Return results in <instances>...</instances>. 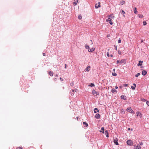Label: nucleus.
I'll use <instances>...</instances> for the list:
<instances>
[{
    "label": "nucleus",
    "mask_w": 149,
    "mask_h": 149,
    "mask_svg": "<svg viewBox=\"0 0 149 149\" xmlns=\"http://www.w3.org/2000/svg\"><path fill=\"white\" fill-rule=\"evenodd\" d=\"M127 144L129 146H132L133 145V142L131 140H128L127 141Z\"/></svg>",
    "instance_id": "nucleus-1"
},
{
    "label": "nucleus",
    "mask_w": 149,
    "mask_h": 149,
    "mask_svg": "<svg viewBox=\"0 0 149 149\" xmlns=\"http://www.w3.org/2000/svg\"><path fill=\"white\" fill-rule=\"evenodd\" d=\"M92 93L94 95H97L99 94V93L98 92H96L95 91L94 89L92 91Z\"/></svg>",
    "instance_id": "nucleus-2"
},
{
    "label": "nucleus",
    "mask_w": 149,
    "mask_h": 149,
    "mask_svg": "<svg viewBox=\"0 0 149 149\" xmlns=\"http://www.w3.org/2000/svg\"><path fill=\"white\" fill-rule=\"evenodd\" d=\"M113 142L116 145H118V140L117 138H116L113 140Z\"/></svg>",
    "instance_id": "nucleus-3"
},
{
    "label": "nucleus",
    "mask_w": 149,
    "mask_h": 149,
    "mask_svg": "<svg viewBox=\"0 0 149 149\" xmlns=\"http://www.w3.org/2000/svg\"><path fill=\"white\" fill-rule=\"evenodd\" d=\"M111 20H112L111 19V18H108V19H107V22H109V23L111 25H112L113 24V23L112 22Z\"/></svg>",
    "instance_id": "nucleus-4"
},
{
    "label": "nucleus",
    "mask_w": 149,
    "mask_h": 149,
    "mask_svg": "<svg viewBox=\"0 0 149 149\" xmlns=\"http://www.w3.org/2000/svg\"><path fill=\"white\" fill-rule=\"evenodd\" d=\"M120 63H121V64H125L126 63V60L125 59H122L120 62Z\"/></svg>",
    "instance_id": "nucleus-5"
},
{
    "label": "nucleus",
    "mask_w": 149,
    "mask_h": 149,
    "mask_svg": "<svg viewBox=\"0 0 149 149\" xmlns=\"http://www.w3.org/2000/svg\"><path fill=\"white\" fill-rule=\"evenodd\" d=\"M134 149H140L141 148V146L139 144L135 146H134Z\"/></svg>",
    "instance_id": "nucleus-6"
},
{
    "label": "nucleus",
    "mask_w": 149,
    "mask_h": 149,
    "mask_svg": "<svg viewBox=\"0 0 149 149\" xmlns=\"http://www.w3.org/2000/svg\"><path fill=\"white\" fill-rule=\"evenodd\" d=\"M100 2H98V5H97V3L95 4V8H98V7H100Z\"/></svg>",
    "instance_id": "nucleus-7"
},
{
    "label": "nucleus",
    "mask_w": 149,
    "mask_h": 149,
    "mask_svg": "<svg viewBox=\"0 0 149 149\" xmlns=\"http://www.w3.org/2000/svg\"><path fill=\"white\" fill-rule=\"evenodd\" d=\"M70 95L72 96H73L74 94V89L70 91Z\"/></svg>",
    "instance_id": "nucleus-8"
},
{
    "label": "nucleus",
    "mask_w": 149,
    "mask_h": 149,
    "mask_svg": "<svg viewBox=\"0 0 149 149\" xmlns=\"http://www.w3.org/2000/svg\"><path fill=\"white\" fill-rule=\"evenodd\" d=\"M147 73V71L145 70H143L142 71V74L143 75H145Z\"/></svg>",
    "instance_id": "nucleus-9"
},
{
    "label": "nucleus",
    "mask_w": 149,
    "mask_h": 149,
    "mask_svg": "<svg viewBox=\"0 0 149 149\" xmlns=\"http://www.w3.org/2000/svg\"><path fill=\"white\" fill-rule=\"evenodd\" d=\"M100 115L99 113H97L95 116V118L97 119H99L100 117Z\"/></svg>",
    "instance_id": "nucleus-10"
},
{
    "label": "nucleus",
    "mask_w": 149,
    "mask_h": 149,
    "mask_svg": "<svg viewBox=\"0 0 149 149\" xmlns=\"http://www.w3.org/2000/svg\"><path fill=\"white\" fill-rule=\"evenodd\" d=\"M125 97H126V96H124V95H122L120 96V98L121 99H123L124 100H126V99Z\"/></svg>",
    "instance_id": "nucleus-11"
},
{
    "label": "nucleus",
    "mask_w": 149,
    "mask_h": 149,
    "mask_svg": "<svg viewBox=\"0 0 149 149\" xmlns=\"http://www.w3.org/2000/svg\"><path fill=\"white\" fill-rule=\"evenodd\" d=\"M104 134L106 135V136L107 137H109V134L107 130H106L105 131Z\"/></svg>",
    "instance_id": "nucleus-12"
},
{
    "label": "nucleus",
    "mask_w": 149,
    "mask_h": 149,
    "mask_svg": "<svg viewBox=\"0 0 149 149\" xmlns=\"http://www.w3.org/2000/svg\"><path fill=\"white\" fill-rule=\"evenodd\" d=\"M95 50V49L94 48H92L91 49H89L88 50V51L90 52H92L93 51H94Z\"/></svg>",
    "instance_id": "nucleus-13"
},
{
    "label": "nucleus",
    "mask_w": 149,
    "mask_h": 149,
    "mask_svg": "<svg viewBox=\"0 0 149 149\" xmlns=\"http://www.w3.org/2000/svg\"><path fill=\"white\" fill-rule=\"evenodd\" d=\"M94 112L95 113H96L97 112H99V110L97 108H95L94 109Z\"/></svg>",
    "instance_id": "nucleus-14"
},
{
    "label": "nucleus",
    "mask_w": 149,
    "mask_h": 149,
    "mask_svg": "<svg viewBox=\"0 0 149 149\" xmlns=\"http://www.w3.org/2000/svg\"><path fill=\"white\" fill-rule=\"evenodd\" d=\"M104 127H102L101 128V130L100 131V132H102L103 133H104Z\"/></svg>",
    "instance_id": "nucleus-15"
},
{
    "label": "nucleus",
    "mask_w": 149,
    "mask_h": 149,
    "mask_svg": "<svg viewBox=\"0 0 149 149\" xmlns=\"http://www.w3.org/2000/svg\"><path fill=\"white\" fill-rule=\"evenodd\" d=\"M143 61H139V63L137 65L138 66H141L142 65V63H143Z\"/></svg>",
    "instance_id": "nucleus-16"
},
{
    "label": "nucleus",
    "mask_w": 149,
    "mask_h": 149,
    "mask_svg": "<svg viewBox=\"0 0 149 149\" xmlns=\"http://www.w3.org/2000/svg\"><path fill=\"white\" fill-rule=\"evenodd\" d=\"M91 68V67L89 66H88L85 69V70L87 71H89V69Z\"/></svg>",
    "instance_id": "nucleus-17"
},
{
    "label": "nucleus",
    "mask_w": 149,
    "mask_h": 149,
    "mask_svg": "<svg viewBox=\"0 0 149 149\" xmlns=\"http://www.w3.org/2000/svg\"><path fill=\"white\" fill-rule=\"evenodd\" d=\"M49 74L51 76H52L53 75V72L51 71H49Z\"/></svg>",
    "instance_id": "nucleus-18"
},
{
    "label": "nucleus",
    "mask_w": 149,
    "mask_h": 149,
    "mask_svg": "<svg viewBox=\"0 0 149 149\" xmlns=\"http://www.w3.org/2000/svg\"><path fill=\"white\" fill-rule=\"evenodd\" d=\"M136 114H137V116H141L140 117H141L142 115H141V113H140L139 112H136Z\"/></svg>",
    "instance_id": "nucleus-19"
},
{
    "label": "nucleus",
    "mask_w": 149,
    "mask_h": 149,
    "mask_svg": "<svg viewBox=\"0 0 149 149\" xmlns=\"http://www.w3.org/2000/svg\"><path fill=\"white\" fill-rule=\"evenodd\" d=\"M136 9L137 8L136 7H134V13L135 14H137V11L136 10Z\"/></svg>",
    "instance_id": "nucleus-20"
},
{
    "label": "nucleus",
    "mask_w": 149,
    "mask_h": 149,
    "mask_svg": "<svg viewBox=\"0 0 149 149\" xmlns=\"http://www.w3.org/2000/svg\"><path fill=\"white\" fill-rule=\"evenodd\" d=\"M132 110V108L131 107L127 108V110L129 111V112Z\"/></svg>",
    "instance_id": "nucleus-21"
},
{
    "label": "nucleus",
    "mask_w": 149,
    "mask_h": 149,
    "mask_svg": "<svg viewBox=\"0 0 149 149\" xmlns=\"http://www.w3.org/2000/svg\"><path fill=\"white\" fill-rule=\"evenodd\" d=\"M125 3V1H121L120 2V3L121 5H123Z\"/></svg>",
    "instance_id": "nucleus-22"
},
{
    "label": "nucleus",
    "mask_w": 149,
    "mask_h": 149,
    "mask_svg": "<svg viewBox=\"0 0 149 149\" xmlns=\"http://www.w3.org/2000/svg\"><path fill=\"white\" fill-rule=\"evenodd\" d=\"M116 90L114 88L112 89L111 91V92L112 93H114V92H116Z\"/></svg>",
    "instance_id": "nucleus-23"
},
{
    "label": "nucleus",
    "mask_w": 149,
    "mask_h": 149,
    "mask_svg": "<svg viewBox=\"0 0 149 149\" xmlns=\"http://www.w3.org/2000/svg\"><path fill=\"white\" fill-rule=\"evenodd\" d=\"M83 124L84 125H85V127H87L88 125V123H86V122H83Z\"/></svg>",
    "instance_id": "nucleus-24"
},
{
    "label": "nucleus",
    "mask_w": 149,
    "mask_h": 149,
    "mask_svg": "<svg viewBox=\"0 0 149 149\" xmlns=\"http://www.w3.org/2000/svg\"><path fill=\"white\" fill-rule=\"evenodd\" d=\"M89 86L90 87H93V86H94L95 85L93 83H91L89 85Z\"/></svg>",
    "instance_id": "nucleus-25"
},
{
    "label": "nucleus",
    "mask_w": 149,
    "mask_h": 149,
    "mask_svg": "<svg viewBox=\"0 0 149 149\" xmlns=\"http://www.w3.org/2000/svg\"><path fill=\"white\" fill-rule=\"evenodd\" d=\"M112 75H113V76H116L117 75V74H116V73H115V72H114V73L113 72L112 73Z\"/></svg>",
    "instance_id": "nucleus-26"
},
{
    "label": "nucleus",
    "mask_w": 149,
    "mask_h": 149,
    "mask_svg": "<svg viewBox=\"0 0 149 149\" xmlns=\"http://www.w3.org/2000/svg\"><path fill=\"white\" fill-rule=\"evenodd\" d=\"M78 18L79 19H80L82 18V16L80 15H79L78 16Z\"/></svg>",
    "instance_id": "nucleus-27"
},
{
    "label": "nucleus",
    "mask_w": 149,
    "mask_h": 149,
    "mask_svg": "<svg viewBox=\"0 0 149 149\" xmlns=\"http://www.w3.org/2000/svg\"><path fill=\"white\" fill-rule=\"evenodd\" d=\"M89 46L87 45H85V48L86 49H89Z\"/></svg>",
    "instance_id": "nucleus-28"
},
{
    "label": "nucleus",
    "mask_w": 149,
    "mask_h": 149,
    "mask_svg": "<svg viewBox=\"0 0 149 149\" xmlns=\"http://www.w3.org/2000/svg\"><path fill=\"white\" fill-rule=\"evenodd\" d=\"M140 75V73H138L137 74H136L135 75V77H137L138 76H139Z\"/></svg>",
    "instance_id": "nucleus-29"
},
{
    "label": "nucleus",
    "mask_w": 149,
    "mask_h": 149,
    "mask_svg": "<svg viewBox=\"0 0 149 149\" xmlns=\"http://www.w3.org/2000/svg\"><path fill=\"white\" fill-rule=\"evenodd\" d=\"M143 24L144 25H146L147 24V23L145 21L143 22Z\"/></svg>",
    "instance_id": "nucleus-30"
},
{
    "label": "nucleus",
    "mask_w": 149,
    "mask_h": 149,
    "mask_svg": "<svg viewBox=\"0 0 149 149\" xmlns=\"http://www.w3.org/2000/svg\"><path fill=\"white\" fill-rule=\"evenodd\" d=\"M135 86H132L131 87V88L132 89V90H134L135 88Z\"/></svg>",
    "instance_id": "nucleus-31"
},
{
    "label": "nucleus",
    "mask_w": 149,
    "mask_h": 149,
    "mask_svg": "<svg viewBox=\"0 0 149 149\" xmlns=\"http://www.w3.org/2000/svg\"><path fill=\"white\" fill-rule=\"evenodd\" d=\"M74 92H76V93H77L78 92V90L77 89H74Z\"/></svg>",
    "instance_id": "nucleus-32"
},
{
    "label": "nucleus",
    "mask_w": 149,
    "mask_h": 149,
    "mask_svg": "<svg viewBox=\"0 0 149 149\" xmlns=\"http://www.w3.org/2000/svg\"><path fill=\"white\" fill-rule=\"evenodd\" d=\"M121 42V40L120 38L118 40V43H120Z\"/></svg>",
    "instance_id": "nucleus-33"
},
{
    "label": "nucleus",
    "mask_w": 149,
    "mask_h": 149,
    "mask_svg": "<svg viewBox=\"0 0 149 149\" xmlns=\"http://www.w3.org/2000/svg\"><path fill=\"white\" fill-rule=\"evenodd\" d=\"M139 18H142L143 17V15H139Z\"/></svg>",
    "instance_id": "nucleus-34"
},
{
    "label": "nucleus",
    "mask_w": 149,
    "mask_h": 149,
    "mask_svg": "<svg viewBox=\"0 0 149 149\" xmlns=\"http://www.w3.org/2000/svg\"><path fill=\"white\" fill-rule=\"evenodd\" d=\"M134 111L132 109L130 111V113H134Z\"/></svg>",
    "instance_id": "nucleus-35"
},
{
    "label": "nucleus",
    "mask_w": 149,
    "mask_h": 149,
    "mask_svg": "<svg viewBox=\"0 0 149 149\" xmlns=\"http://www.w3.org/2000/svg\"><path fill=\"white\" fill-rule=\"evenodd\" d=\"M146 104L149 107V101H147Z\"/></svg>",
    "instance_id": "nucleus-36"
},
{
    "label": "nucleus",
    "mask_w": 149,
    "mask_h": 149,
    "mask_svg": "<svg viewBox=\"0 0 149 149\" xmlns=\"http://www.w3.org/2000/svg\"><path fill=\"white\" fill-rule=\"evenodd\" d=\"M107 56L108 57H109V56H110V55H109V52H107Z\"/></svg>",
    "instance_id": "nucleus-37"
},
{
    "label": "nucleus",
    "mask_w": 149,
    "mask_h": 149,
    "mask_svg": "<svg viewBox=\"0 0 149 149\" xmlns=\"http://www.w3.org/2000/svg\"><path fill=\"white\" fill-rule=\"evenodd\" d=\"M121 13L122 14H124L125 13V12L124 10H122L121 12Z\"/></svg>",
    "instance_id": "nucleus-38"
},
{
    "label": "nucleus",
    "mask_w": 149,
    "mask_h": 149,
    "mask_svg": "<svg viewBox=\"0 0 149 149\" xmlns=\"http://www.w3.org/2000/svg\"><path fill=\"white\" fill-rule=\"evenodd\" d=\"M118 54H121V52L120 51H118Z\"/></svg>",
    "instance_id": "nucleus-39"
},
{
    "label": "nucleus",
    "mask_w": 149,
    "mask_h": 149,
    "mask_svg": "<svg viewBox=\"0 0 149 149\" xmlns=\"http://www.w3.org/2000/svg\"><path fill=\"white\" fill-rule=\"evenodd\" d=\"M123 86L125 87H126L127 86H128V84H123Z\"/></svg>",
    "instance_id": "nucleus-40"
},
{
    "label": "nucleus",
    "mask_w": 149,
    "mask_h": 149,
    "mask_svg": "<svg viewBox=\"0 0 149 149\" xmlns=\"http://www.w3.org/2000/svg\"><path fill=\"white\" fill-rule=\"evenodd\" d=\"M143 143L142 142H141L139 143V144L140 145H143Z\"/></svg>",
    "instance_id": "nucleus-41"
},
{
    "label": "nucleus",
    "mask_w": 149,
    "mask_h": 149,
    "mask_svg": "<svg viewBox=\"0 0 149 149\" xmlns=\"http://www.w3.org/2000/svg\"><path fill=\"white\" fill-rule=\"evenodd\" d=\"M16 149H22V148H21L20 147H19L17 148Z\"/></svg>",
    "instance_id": "nucleus-42"
},
{
    "label": "nucleus",
    "mask_w": 149,
    "mask_h": 149,
    "mask_svg": "<svg viewBox=\"0 0 149 149\" xmlns=\"http://www.w3.org/2000/svg\"><path fill=\"white\" fill-rule=\"evenodd\" d=\"M120 63V61L119 60H117V64H118V63Z\"/></svg>",
    "instance_id": "nucleus-43"
},
{
    "label": "nucleus",
    "mask_w": 149,
    "mask_h": 149,
    "mask_svg": "<svg viewBox=\"0 0 149 149\" xmlns=\"http://www.w3.org/2000/svg\"><path fill=\"white\" fill-rule=\"evenodd\" d=\"M77 3L75 2H74L73 4L74 5H77Z\"/></svg>",
    "instance_id": "nucleus-44"
},
{
    "label": "nucleus",
    "mask_w": 149,
    "mask_h": 149,
    "mask_svg": "<svg viewBox=\"0 0 149 149\" xmlns=\"http://www.w3.org/2000/svg\"><path fill=\"white\" fill-rule=\"evenodd\" d=\"M114 47H115V49L116 50H117V46H116L115 45Z\"/></svg>",
    "instance_id": "nucleus-45"
},
{
    "label": "nucleus",
    "mask_w": 149,
    "mask_h": 149,
    "mask_svg": "<svg viewBox=\"0 0 149 149\" xmlns=\"http://www.w3.org/2000/svg\"><path fill=\"white\" fill-rule=\"evenodd\" d=\"M133 85H134V86H135V87H136V84H134V83L133 84Z\"/></svg>",
    "instance_id": "nucleus-46"
},
{
    "label": "nucleus",
    "mask_w": 149,
    "mask_h": 149,
    "mask_svg": "<svg viewBox=\"0 0 149 149\" xmlns=\"http://www.w3.org/2000/svg\"><path fill=\"white\" fill-rule=\"evenodd\" d=\"M60 79L61 81H63V79H62L61 77H60Z\"/></svg>",
    "instance_id": "nucleus-47"
},
{
    "label": "nucleus",
    "mask_w": 149,
    "mask_h": 149,
    "mask_svg": "<svg viewBox=\"0 0 149 149\" xmlns=\"http://www.w3.org/2000/svg\"><path fill=\"white\" fill-rule=\"evenodd\" d=\"M43 55L44 56H45V53H43Z\"/></svg>",
    "instance_id": "nucleus-48"
},
{
    "label": "nucleus",
    "mask_w": 149,
    "mask_h": 149,
    "mask_svg": "<svg viewBox=\"0 0 149 149\" xmlns=\"http://www.w3.org/2000/svg\"><path fill=\"white\" fill-rule=\"evenodd\" d=\"M118 88V86H115V88H116V89H117Z\"/></svg>",
    "instance_id": "nucleus-49"
},
{
    "label": "nucleus",
    "mask_w": 149,
    "mask_h": 149,
    "mask_svg": "<svg viewBox=\"0 0 149 149\" xmlns=\"http://www.w3.org/2000/svg\"><path fill=\"white\" fill-rule=\"evenodd\" d=\"M143 100H142V101H146V100H145V99H143Z\"/></svg>",
    "instance_id": "nucleus-50"
},
{
    "label": "nucleus",
    "mask_w": 149,
    "mask_h": 149,
    "mask_svg": "<svg viewBox=\"0 0 149 149\" xmlns=\"http://www.w3.org/2000/svg\"><path fill=\"white\" fill-rule=\"evenodd\" d=\"M54 81H56V78H54Z\"/></svg>",
    "instance_id": "nucleus-51"
},
{
    "label": "nucleus",
    "mask_w": 149,
    "mask_h": 149,
    "mask_svg": "<svg viewBox=\"0 0 149 149\" xmlns=\"http://www.w3.org/2000/svg\"><path fill=\"white\" fill-rule=\"evenodd\" d=\"M119 87L120 88H122V86H120Z\"/></svg>",
    "instance_id": "nucleus-52"
},
{
    "label": "nucleus",
    "mask_w": 149,
    "mask_h": 149,
    "mask_svg": "<svg viewBox=\"0 0 149 149\" xmlns=\"http://www.w3.org/2000/svg\"><path fill=\"white\" fill-rule=\"evenodd\" d=\"M65 68H66V64H65Z\"/></svg>",
    "instance_id": "nucleus-53"
},
{
    "label": "nucleus",
    "mask_w": 149,
    "mask_h": 149,
    "mask_svg": "<svg viewBox=\"0 0 149 149\" xmlns=\"http://www.w3.org/2000/svg\"><path fill=\"white\" fill-rule=\"evenodd\" d=\"M110 56H111V57H113V55L112 54H111V55H110Z\"/></svg>",
    "instance_id": "nucleus-54"
},
{
    "label": "nucleus",
    "mask_w": 149,
    "mask_h": 149,
    "mask_svg": "<svg viewBox=\"0 0 149 149\" xmlns=\"http://www.w3.org/2000/svg\"><path fill=\"white\" fill-rule=\"evenodd\" d=\"M115 68H114L113 69V71L114 72L115 71Z\"/></svg>",
    "instance_id": "nucleus-55"
},
{
    "label": "nucleus",
    "mask_w": 149,
    "mask_h": 149,
    "mask_svg": "<svg viewBox=\"0 0 149 149\" xmlns=\"http://www.w3.org/2000/svg\"><path fill=\"white\" fill-rule=\"evenodd\" d=\"M128 130H130V128H129L128 129Z\"/></svg>",
    "instance_id": "nucleus-56"
},
{
    "label": "nucleus",
    "mask_w": 149,
    "mask_h": 149,
    "mask_svg": "<svg viewBox=\"0 0 149 149\" xmlns=\"http://www.w3.org/2000/svg\"><path fill=\"white\" fill-rule=\"evenodd\" d=\"M56 77H58V75L57 74L56 76H55Z\"/></svg>",
    "instance_id": "nucleus-57"
},
{
    "label": "nucleus",
    "mask_w": 149,
    "mask_h": 149,
    "mask_svg": "<svg viewBox=\"0 0 149 149\" xmlns=\"http://www.w3.org/2000/svg\"><path fill=\"white\" fill-rule=\"evenodd\" d=\"M78 117H77V120H78Z\"/></svg>",
    "instance_id": "nucleus-58"
},
{
    "label": "nucleus",
    "mask_w": 149,
    "mask_h": 149,
    "mask_svg": "<svg viewBox=\"0 0 149 149\" xmlns=\"http://www.w3.org/2000/svg\"><path fill=\"white\" fill-rule=\"evenodd\" d=\"M91 42H92V44H93V43H92V40H91Z\"/></svg>",
    "instance_id": "nucleus-59"
},
{
    "label": "nucleus",
    "mask_w": 149,
    "mask_h": 149,
    "mask_svg": "<svg viewBox=\"0 0 149 149\" xmlns=\"http://www.w3.org/2000/svg\"><path fill=\"white\" fill-rule=\"evenodd\" d=\"M76 1H77L78 2V0H76Z\"/></svg>",
    "instance_id": "nucleus-60"
},
{
    "label": "nucleus",
    "mask_w": 149,
    "mask_h": 149,
    "mask_svg": "<svg viewBox=\"0 0 149 149\" xmlns=\"http://www.w3.org/2000/svg\"><path fill=\"white\" fill-rule=\"evenodd\" d=\"M131 130L132 131V130H133L132 129H131Z\"/></svg>",
    "instance_id": "nucleus-61"
}]
</instances>
